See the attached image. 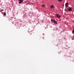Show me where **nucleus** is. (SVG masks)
<instances>
[{"label":"nucleus","instance_id":"1","mask_svg":"<svg viewBox=\"0 0 74 74\" xmlns=\"http://www.w3.org/2000/svg\"><path fill=\"white\" fill-rule=\"evenodd\" d=\"M56 16L58 18H60L61 17L60 15L58 14H56Z\"/></svg>","mask_w":74,"mask_h":74},{"label":"nucleus","instance_id":"2","mask_svg":"<svg viewBox=\"0 0 74 74\" xmlns=\"http://www.w3.org/2000/svg\"><path fill=\"white\" fill-rule=\"evenodd\" d=\"M68 11H72V8H68Z\"/></svg>","mask_w":74,"mask_h":74},{"label":"nucleus","instance_id":"3","mask_svg":"<svg viewBox=\"0 0 74 74\" xmlns=\"http://www.w3.org/2000/svg\"><path fill=\"white\" fill-rule=\"evenodd\" d=\"M65 7H68V6H69V3L67 2L66 3H65Z\"/></svg>","mask_w":74,"mask_h":74},{"label":"nucleus","instance_id":"4","mask_svg":"<svg viewBox=\"0 0 74 74\" xmlns=\"http://www.w3.org/2000/svg\"><path fill=\"white\" fill-rule=\"evenodd\" d=\"M53 22L56 24H57V23H57V22L56 21V20H53Z\"/></svg>","mask_w":74,"mask_h":74},{"label":"nucleus","instance_id":"5","mask_svg":"<svg viewBox=\"0 0 74 74\" xmlns=\"http://www.w3.org/2000/svg\"><path fill=\"white\" fill-rule=\"evenodd\" d=\"M22 2H23V0H19V3L20 4H21Z\"/></svg>","mask_w":74,"mask_h":74},{"label":"nucleus","instance_id":"6","mask_svg":"<svg viewBox=\"0 0 74 74\" xmlns=\"http://www.w3.org/2000/svg\"><path fill=\"white\" fill-rule=\"evenodd\" d=\"M54 8V7H53V5H51V8Z\"/></svg>","mask_w":74,"mask_h":74},{"label":"nucleus","instance_id":"7","mask_svg":"<svg viewBox=\"0 0 74 74\" xmlns=\"http://www.w3.org/2000/svg\"><path fill=\"white\" fill-rule=\"evenodd\" d=\"M62 0H58V1H60V2L61 1H62Z\"/></svg>","mask_w":74,"mask_h":74},{"label":"nucleus","instance_id":"8","mask_svg":"<svg viewBox=\"0 0 74 74\" xmlns=\"http://www.w3.org/2000/svg\"><path fill=\"white\" fill-rule=\"evenodd\" d=\"M42 7H45V5H42Z\"/></svg>","mask_w":74,"mask_h":74},{"label":"nucleus","instance_id":"9","mask_svg":"<svg viewBox=\"0 0 74 74\" xmlns=\"http://www.w3.org/2000/svg\"><path fill=\"white\" fill-rule=\"evenodd\" d=\"M51 21L52 22H53V19H51Z\"/></svg>","mask_w":74,"mask_h":74},{"label":"nucleus","instance_id":"10","mask_svg":"<svg viewBox=\"0 0 74 74\" xmlns=\"http://www.w3.org/2000/svg\"><path fill=\"white\" fill-rule=\"evenodd\" d=\"M72 32L73 33H74V29H73V30Z\"/></svg>","mask_w":74,"mask_h":74},{"label":"nucleus","instance_id":"11","mask_svg":"<svg viewBox=\"0 0 74 74\" xmlns=\"http://www.w3.org/2000/svg\"><path fill=\"white\" fill-rule=\"evenodd\" d=\"M4 15H6V14L5 13H4Z\"/></svg>","mask_w":74,"mask_h":74},{"label":"nucleus","instance_id":"12","mask_svg":"<svg viewBox=\"0 0 74 74\" xmlns=\"http://www.w3.org/2000/svg\"><path fill=\"white\" fill-rule=\"evenodd\" d=\"M63 7H64V4H63Z\"/></svg>","mask_w":74,"mask_h":74}]
</instances>
